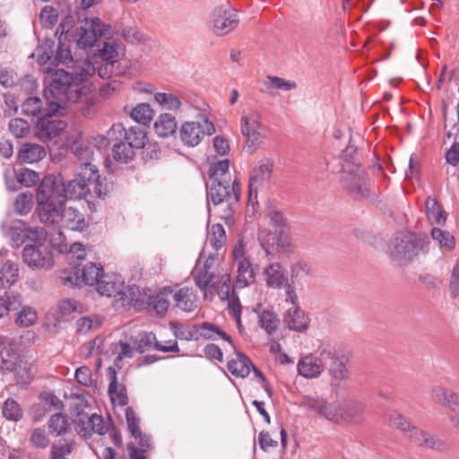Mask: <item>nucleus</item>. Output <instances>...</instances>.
Listing matches in <instances>:
<instances>
[{
  "label": "nucleus",
  "instance_id": "nucleus-1",
  "mask_svg": "<svg viewBox=\"0 0 459 459\" xmlns=\"http://www.w3.org/2000/svg\"><path fill=\"white\" fill-rule=\"evenodd\" d=\"M65 200H80L89 195L99 198L104 197L110 190L106 178L101 179L97 167L89 161L80 165L76 177L66 185Z\"/></svg>",
  "mask_w": 459,
  "mask_h": 459
},
{
  "label": "nucleus",
  "instance_id": "nucleus-57",
  "mask_svg": "<svg viewBox=\"0 0 459 459\" xmlns=\"http://www.w3.org/2000/svg\"><path fill=\"white\" fill-rule=\"evenodd\" d=\"M16 180L26 187H31L39 182V175L30 169H21L15 173Z\"/></svg>",
  "mask_w": 459,
  "mask_h": 459
},
{
  "label": "nucleus",
  "instance_id": "nucleus-55",
  "mask_svg": "<svg viewBox=\"0 0 459 459\" xmlns=\"http://www.w3.org/2000/svg\"><path fill=\"white\" fill-rule=\"evenodd\" d=\"M3 415L6 420L16 422L22 419V411L16 401L8 399L4 403Z\"/></svg>",
  "mask_w": 459,
  "mask_h": 459
},
{
  "label": "nucleus",
  "instance_id": "nucleus-63",
  "mask_svg": "<svg viewBox=\"0 0 459 459\" xmlns=\"http://www.w3.org/2000/svg\"><path fill=\"white\" fill-rule=\"evenodd\" d=\"M57 311L60 316H65L71 315L73 312H82V305L73 299H65L59 301L57 305Z\"/></svg>",
  "mask_w": 459,
  "mask_h": 459
},
{
  "label": "nucleus",
  "instance_id": "nucleus-3",
  "mask_svg": "<svg viewBox=\"0 0 459 459\" xmlns=\"http://www.w3.org/2000/svg\"><path fill=\"white\" fill-rule=\"evenodd\" d=\"M96 289L101 296L113 298L114 308L121 311L129 309L141 296L137 286L125 287L124 281L116 274L102 275Z\"/></svg>",
  "mask_w": 459,
  "mask_h": 459
},
{
  "label": "nucleus",
  "instance_id": "nucleus-48",
  "mask_svg": "<svg viewBox=\"0 0 459 459\" xmlns=\"http://www.w3.org/2000/svg\"><path fill=\"white\" fill-rule=\"evenodd\" d=\"M216 291L221 299H229L231 291V277L228 273L220 276L219 281H214L210 286V291Z\"/></svg>",
  "mask_w": 459,
  "mask_h": 459
},
{
  "label": "nucleus",
  "instance_id": "nucleus-61",
  "mask_svg": "<svg viewBox=\"0 0 459 459\" xmlns=\"http://www.w3.org/2000/svg\"><path fill=\"white\" fill-rule=\"evenodd\" d=\"M9 131L15 138H23L30 132L27 121L22 118H13L9 122Z\"/></svg>",
  "mask_w": 459,
  "mask_h": 459
},
{
  "label": "nucleus",
  "instance_id": "nucleus-13",
  "mask_svg": "<svg viewBox=\"0 0 459 459\" xmlns=\"http://www.w3.org/2000/svg\"><path fill=\"white\" fill-rule=\"evenodd\" d=\"M240 130L246 137V145L250 152H255L263 143L264 135L260 117L256 113L243 116L240 119Z\"/></svg>",
  "mask_w": 459,
  "mask_h": 459
},
{
  "label": "nucleus",
  "instance_id": "nucleus-52",
  "mask_svg": "<svg viewBox=\"0 0 459 459\" xmlns=\"http://www.w3.org/2000/svg\"><path fill=\"white\" fill-rule=\"evenodd\" d=\"M154 99L160 106L169 110L176 111L182 106L180 99L172 93L157 92Z\"/></svg>",
  "mask_w": 459,
  "mask_h": 459
},
{
  "label": "nucleus",
  "instance_id": "nucleus-19",
  "mask_svg": "<svg viewBox=\"0 0 459 459\" xmlns=\"http://www.w3.org/2000/svg\"><path fill=\"white\" fill-rule=\"evenodd\" d=\"M169 346H163L158 342L156 335L152 332L141 333L136 342V350L140 353L154 349L162 352H179V347L176 340H169Z\"/></svg>",
  "mask_w": 459,
  "mask_h": 459
},
{
  "label": "nucleus",
  "instance_id": "nucleus-44",
  "mask_svg": "<svg viewBox=\"0 0 459 459\" xmlns=\"http://www.w3.org/2000/svg\"><path fill=\"white\" fill-rule=\"evenodd\" d=\"M48 111V107L43 108L42 100L39 97H29L22 104V113L24 116L42 117Z\"/></svg>",
  "mask_w": 459,
  "mask_h": 459
},
{
  "label": "nucleus",
  "instance_id": "nucleus-51",
  "mask_svg": "<svg viewBox=\"0 0 459 459\" xmlns=\"http://www.w3.org/2000/svg\"><path fill=\"white\" fill-rule=\"evenodd\" d=\"M60 280L63 284L69 286H81L83 284L81 268L78 265L64 269L61 273Z\"/></svg>",
  "mask_w": 459,
  "mask_h": 459
},
{
  "label": "nucleus",
  "instance_id": "nucleus-9",
  "mask_svg": "<svg viewBox=\"0 0 459 459\" xmlns=\"http://www.w3.org/2000/svg\"><path fill=\"white\" fill-rule=\"evenodd\" d=\"M274 168V161L270 158L259 160L252 168L248 181V198L256 199L259 190L269 186Z\"/></svg>",
  "mask_w": 459,
  "mask_h": 459
},
{
  "label": "nucleus",
  "instance_id": "nucleus-62",
  "mask_svg": "<svg viewBox=\"0 0 459 459\" xmlns=\"http://www.w3.org/2000/svg\"><path fill=\"white\" fill-rule=\"evenodd\" d=\"M123 48L117 43L105 42L102 48L100 49V56L102 61H113L119 56V51Z\"/></svg>",
  "mask_w": 459,
  "mask_h": 459
},
{
  "label": "nucleus",
  "instance_id": "nucleus-32",
  "mask_svg": "<svg viewBox=\"0 0 459 459\" xmlns=\"http://www.w3.org/2000/svg\"><path fill=\"white\" fill-rule=\"evenodd\" d=\"M176 306L185 312H192L197 307V297L193 288L183 287L175 292Z\"/></svg>",
  "mask_w": 459,
  "mask_h": 459
},
{
  "label": "nucleus",
  "instance_id": "nucleus-22",
  "mask_svg": "<svg viewBox=\"0 0 459 459\" xmlns=\"http://www.w3.org/2000/svg\"><path fill=\"white\" fill-rule=\"evenodd\" d=\"M255 312L257 315L259 326L269 335H274L280 326L281 320L277 313L269 307L259 306Z\"/></svg>",
  "mask_w": 459,
  "mask_h": 459
},
{
  "label": "nucleus",
  "instance_id": "nucleus-29",
  "mask_svg": "<svg viewBox=\"0 0 459 459\" xmlns=\"http://www.w3.org/2000/svg\"><path fill=\"white\" fill-rule=\"evenodd\" d=\"M107 376L110 382L108 385V394L113 403L119 405H126L128 403L126 388L124 385L117 383L116 369L112 367L108 368Z\"/></svg>",
  "mask_w": 459,
  "mask_h": 459
},
{
  "label": "nucleus",
  "instance_id": "nucleus-34",
  "mask_svg": "<svg viewBox=\"0 0 459 459\" xmlns=\"http://www.w3.org/2000/svg\"><path fill=\"white\" fill-rule=\"evenodd\" d=\"M55 42L50 39H46L42 40L40 45L36 49L37 61L41 65H48L44 67V72L50 73L51 72V65H54V56H55Z\"/></svg>",
  "mask_w": 459,
  "mask_h": 459
},
{
  "label": "nucleus",
  "instance_id": "nucleus-35",
  "mask_svg": "<svg viewBox=\"0 0 459 459\" xmlns=\"http://www.w3.org/2000/svg\"><path fill=\"white\" fill-rule=\"evenodd\" d=\"M10 371L14 373L16 382L20 385H30L36 374L34 365L23 359H20Z\"/></svg>",
  "mask_w": 459,
  "mask_h": 459
},
{
  "label": "nucleus",
  "instance_id": "nucleus-54",
  "mask_svg": "<svg viewBox=\"0 0 459 459\" xmlns=\"http://www.w3.org/2000/svg\"><path fill=\"white\" fill-rule=\"evenodd\" d=\"M226 238L224 227L220 223L213 224L209 233V241L212 248L220 250L226 243Z\"/></svg>",
  "mask_w": 459,
  "mask_h": 459
},
{
  "label": "nucleus",
  "instance_id": "nucleus-30",
  "mask_svg": "<svg viewBox=\"0 0 459 459\" xmlns=\"http://www.w3.org/2000/svg\"><path fill=\"white\" fill-rule=\"evenodd\" d=\"M251 367H253L251 359L240 351H237L236 358L227 363L228 370L234 377L241 378H245L250 374Z\"/></svg>",
  "mask_w": 459,
  "mask_h": 459
},
{
  "label": "nucleus",
  "instance_id": "nucleus-50",
  "mask_svg": "<svg viewBox=\"0 0 459 459\" xmlns=\"http://www.w3.org/2000/svg\"><path fill=\"white\" fill-rule=\"evenodd\" d=\"M134 150L125 140H121L113 146V158L117 161L127 163L134 157Z\"/></svg>",
  "mask_w": 459,
  "mask_h": 459
},
{
  "label": "nucleus",
  "instance_id": "nucleus-21",
  "mask_svg": "<svg viewBox=\"0 0 459 459\" xmlns=\"http://www.w3.org/2000/svg\"><path fill=\"white\" fill-rule=\"evenodd\" d=\"M263 278L267 287L274 290L282 289L289 281L288 272L279 262L266 265L263 271Z\"/></svg>",
  "mask_w": 459,
  "mask_h": 459
},
{
  "label": "nucleus",
  "instance_id": "nucleus-37",
  "mask_svg": "<svg viewBox=\"0 0 459 459\" xmlns=\"http://www.w3.org/2000/svg\"><path fill=\"white\" fill-rule=\"evenodd\" d=\"M365 410V404L360 401L348 402L342 406V422H359Z\"/></svg>",
  "mask_w": 459,
  "mask_h": 459
},
{
  "label": "nucleus",
  "instance_id": "nucleus-5",
  "mask_svg": "<svg viewBox=\"0 0 459 459\" xmlns=\"http://www.w3.org/2000/svg\"><path fill=\"white\" fill-rule=\"evenodd\" d=\"M340 183L356 199H364L369 196L368 174L358 163L342 165Z\"/></svg>",
  "mask_w": 459,
  "mask_h": 459
},
{
  "label": "nucleus",
  "instance_id": "nucleus-2",
  "mask_svg": "<svg viewBox=\"0 0 459 459\" xmlns=\"http://www.w3.org/2000/svg\"><path fill=\"white\" fill-rule=\"evenodd\" d=\"M81 95V88L73 74L64 69L56 70L51 82L45 89L44 97L51 111L65 109L67 101H75Z\"/></svg>",
  "mask_w": 459,
  "mask_h": 459
},
{
  "label": "nucleus",
  "instance_id": "nucleus-24",
  "mask_svg": "<svg viewBox=\"0 0 459 459\" xmlns=\"http://www.w3.org/2000/svg\"><path fill=\"white\" fill-rule=\"evenodd\" d=\"M283 322L290 330L303 333L308 328L309 319L299 307H290L283 315Z\"/></svg>",
  "mask_w": 459,
  "mask_h": 459
},
{
  "label": "nucleus",
  "instance_id": "nucleus-18",
  "mask_svg": "<svg viewBox=\"0 0 459 459\" xmlns=\"http://www.w3.org/2000/svg\"><path fill=\"white\" fill-rule=\"evenodd\" d=\"M218 268L216 266V261L213 255H209L204 258L202 266H196L195 273L194 274V280L195 285L201 290H205L216 278Z\"/></svg>",
  "mask_w": 459,
  "mask_h": 459
},
{
  "label": "nucleus",
  "instance_id": "nucleus-38",
  "mask_svg": "<svg viewBox=\"0 0 459 459\" xmlns=\"http://www.w3.org/2000/svg\"><path fill=\"white\" fill-rule=\"evenodd\" d=\"M81 273L83 284L89 286L96 285V288L99 285L100 277L105 275L102 265L96 263H88L81 269Z\"/></svg>",
  "mask_w": 459,
  "mask_h": 459
},
{
  "label": "nucleus",
  "instance_id": "nucleus-20",
  "mask_svg": "<svg viewBox=\"0 0 459 459\" xmlns=\"http://www.w3.org/2000/svg\"><path fill=\"white\" fill-rule=\"evenodd\" d=\"M118 133L132 148L142 149L145 146L147 135L144 129L140 126H130L126 129L122 124L113 125L108 134Z\"/></svg>",
  "mask_w": 459,
  "mask_h": 459
},
{
  "label": "nucleus",
  "instance_id": "nucleus-40",
  "mask_svg": "<svg viewBox=\"0 0 459 459\" xmlns=\"http://www.w3.org/2000/svg\"><path fill=\"white\" fill-rule=\"evenodd\" d=\"M19 278V267L14 262L7 261L0 269V288L12 286Z\"/></svg>",
  "mask_w": 459,
  "mask_h": 459
},
{
  "label": "nucleus",
  "instance_id": "nucleus-14",
  "mask_svg": "<svg viewBox=\"0 0 459 459\" xmlns=\"http://www.w3.org/2000/svg\"><path fill=\"white\" fill-rule=\"evenodd\" d=\"M59 110L51 111L48 106V111L44 116L39 117L36 124L37 135L42 142L54 139L65 128V122L55 117V114L59 113Z\"/></svg>",
  "mask_w": 459,
  "mask_h": 459
},
{
  "label": "nucleus",
  "instance_id": "nucleus-56",
  "mask_svg": "<svg viewBox=\"0 0 459 459\" xmlns=\"http://www.w3.org/2000/svg\"><path fill=\"white\" fill-rule=\"evenodd\" d=\"M15 211L21 214L24 215L29 213L33 206V194L30 192L22 193L17 195L15 203Z\"/></svg>",
  "mask_w": 459,
  "mask_h": 459
},
{
  "label": "nucleus",
  "instance_id": "nucleus-58",
  "mask_svg": "<svg viewBox=\"0 0 459 459\" xmlns=\"http://www.w3.org/2000/svg\"><path fill=\"white\" fill-rule=\"evenodd\" d=\"M39 21L43 28L51 29L58 21V12L53 6H45L39 13Z\"/></svg>",
  "mask_w": 459,
  "mask_h": 459
},
{
  "label": "nucleus",
  "instance_id": "nucleus-45",
  "mask_svg": "<svg viewBox=\"0 0 459 459\" xmlns=\"http://www.w3.org/2000/svg\"><path fill=\"white\" fill-rule=\"evenodd\" d=\"M130 116L135 122L145 126L152 120L154 111L150 104L139 103L131 110Z\"/></svg>",
  "mask_w": 459,
  "mask_h": 459
},
{
  "label": "nucleus",
  "instance_id": "nucleus-11",
  "mask_svg": "<svg viewBox=\"0 0 459 459\" xmlns=\"http://www.w3.org/2000/svg\"><path fill=\"white\" fill-rule=\"evenodd\" d=\"M300 406L330 421L342 422V405L338 403H328L321 396L308 394L301 397Z\"/></svg>",
  "mask_w": 459,
  "mask_h": 459
},
{
  "label": "nucleus",
  "instance_id": "nucleus-10",
  "mask_svg": "<svg viewBox=\"0 0 459 459\" xmlns=\"http://www.w3.org/2000/svg\"><path fill=\"white\" fill-rule=\"evenodd\" d=\"M36 199L38 204H65V184L53 175L44 177L37 187Z\"/></svg>",
  "mask_w": 459,
  "mask_h": 459
},
{
  "label": "nucleus",
  "instance_id": "nucleus-27",
  "mask_svg": "<svg viewBox=\"0 0 459 459\" xmlns=\"http://www.w3.org/2000/svg\"><path fill=\"white\" fill-rule=\"evenodd\" d=\"M0 368L10 371L21 359L9 338L0 335Z\"/></svg>",
  "mask_w": 459,
  "mask_h": 459
},
{
  "label": "nucleus",
  "instance_id": "nucleus-60",
  "mask_svg": "<svg viewBox=\"0 0 459 459\" xmlns=\"http://www.w3.org/2000/svg\"><path fill=\"white\" fill-rule=\"evenodd\" d=\"M431 237L439 243L440 247L448 250H451L455 247V238L448 231L434 228L431 230Z\"/></svg>",
  "mask_w": 459,
  "mask_h": 459
},
{
  "label": "nucleus",
  "instance_id": "nucleus-33",
  "mask_svg": "<svg viewBox=\"0 0 459 459\" xmlns=\"http://www.w3.org/2000/svg\"><path fill=\"white\" fill-rule=\"evenodd\" d=\"M60 222L71 230L82 231L85 227L83 214L74 207H63Z\"/></svg>",
  "mask_w": 459,
  "mask_h": 459
},
{
  "label": "nucleus",
  "instance_id": "nucleus-12",
  "mask_svg": "<svg viewBox=\"0 0 459 459\" xmlns=\"http://www.w3.org/2000/svg\"><path fill=\"white\" fill-rule=\"evenodd\" d=\"M201 122L187 121L181 125L179 136L182 143L188 147L198 145L205 134H212L215 132L214 125L205 116L201 117Z\"/></svg>",
  "mask_w": 459,
  "mask_h": 459
},
{
  "label": "nucleus",
  "instance_id": "nucleus-4",
  "mask_svg": "<svg viewBox=\"0 0 459 459\" xmlns=\"http://www.w3.org/2000/svg\"><path fill=\"white\" fill-rule=\"evenodd\" d=\"M428 241L418 238L410 232H400L394 236L387 245L389 257L402 264H406L420 252H428Z\"/></svg>",
  "mask_w": 459,
  "mask_h": 459
},
{
  "label": "nucleus",
  "instance_id": "nucleus-64",
  "mask_svg": "<svg viewBox=\"0 0 459 459\" xmlns=\"http://www.w3.org/2000/svg\"><path fill=\"white\" fill-rule=\"evenodd\" d=\"M36 320V312L30 307H24L18 314L15 322L19 326L28 327L33 325V323H35Z\"/></svg>",
  "mask_w": 459,
  "mask_h": 459
},
{
  "label": "nucleus",
  "instance_id": "nucleus-39",
  "mask_svg": "<svg viewBox=\"0 0 459 459\" xmlns=\"http://www.w3.org/2000/svg\"><path fill=\"white\" fill-rule=\"evenodd\" d=\"M199 334L201 337L207 340H216L217 338H221L229 342V344L234 348L231 337L214 324L209 322L203 323L199 326Z\"/></svg>",
  "mask_w": 459,
  "mask_h": 459
},
{
  "label": "nucleus",
  "instance_id": "nucleus-53",
  "mask_svg": "<svg viewBox=\"0 0 459 459\" xmlns=\"http://www.w3.org/2000/svg\"><path fill=\"white\" fill-rule=\"evenodd\" d=\"M330 374L336 381H343L349 377V369L344 358H335L330 366Z\"/></svg>",
  "mask_w": 459,
  "mask_h": 459
},
{
  "label": "nucleus",
  "instance_id": "nucleus-36",
  "mask_svg": "<svg viewBox=\"0 0 459 459\" xmlns=\"http://www.w3.org/2000/svg\"><path fill=\"white\" fill-rule=\"evenodd\" d=\"M154 130L160 137H169L177 130V121L173 115L160 114L154 123Z\"/></svg>",
  "mask_w": 459,
  "mask_h": 459
},
{
  "label": "nucleus",
  "instance_id": "nucleus-41",
  "mask_svg": "<svg viewBox=\"0 0 459 459\" xmlns=\"http://www.w3.org/2000/svg\"><path fill=\"white\" fill-rule=\"evenodd\" d=\"M281 232L274 231L271 232L267 230H261L258 232V240L262 248L267 255H272L277 248L280 247V238L279 234Z\"/></svg>",
  "mask_w": 459,
  "mask_h": 459
},
{
  "label": "nucleus",
  "instance_id": "nucleus-16",
  "mask_svg": "<svg viewBox=\"0 0 459 459\" xmlns=\"http://www.w3.org/2000/svg\"><path fill=\"white\" fill-rule=\"evenodd\" d=\"M238 24L237 14L224 6L216 7L212 13V28L217 36H224L232 31Z\"/></svg>",
  "mask_w": 459,
  "mask_h": 459
},
{
  "label": "nucleus",
  "instance_id": "nucleus-49",
  "mask_svg": "<svg viewBox=\"0 0 459 459\" xmlns=\"http://www.w3.org/2000/svg\"><path fill=\"white\" fill-rule=\"evenodd\" d=\"M310 274L311 267L305 261H298L290 265V280L293 283L302 284Z\"/></svg>",
  "mask_w": 459,
  "mask_h": 459
},
{
  "label": "nucleus",
  "instance_id": "nucleus-42",
  "mask_svg": "<svg viewBox=\"0 0 459 459\" xmlns=\"http://www.w3.org/2000/svg\"><path fill=\"white\" fill-rule=\"evenodd\" d=\"M230 160L224 159L214 162L209 169V178L211 181L233 180L229 173Z\"/></svg>",
  "mask_w": 459,
  "mask_h": 459
},
{
  "label": "nucleus",
  "instance_id": "nucleus-8",
  "mask_svg": "<svg viewBox=\"0 0 459 459\" xmlns=\"http://www.w3.org/2000/svg\"><path fill=\"white\" fill-rule=\"evenodd\" d=\"M389 424L394 428L407 432V436L410 440L418 446L437 450H441L444 447V443L441 440L412 426L405 417L397 411L390 413Z\"/></svg>",
  "mask_w": 459,
  "mask_h": 459
},
{
  "label": "nucleus",
  "instance_id": "nucleus-15",
  "mask_svg": "<svg viewBox=\"0 0 459 459\" xmlns=\"http://www.w3.org/2000/svg\"><path fill=\"white\" fill-rule=\"evenodd\" d=\"M22 259L32 269H49L54 265L52 253L42 245H26L22 251Z\"/></svg>",
  "mask_w": 459,
  "mask_h": 459
},
{
  "label": "nucleus",
  "instance_id": "nucleus-46",
  "mask_svg": "<svg viewBox=\"0 0 459 459\" xmlns=\"http://www.w3.org/2000/svg\"><path fill=\"white\" fill-rule=\"evenodd\" d=\"M425 206L429 221L437 224H442L445 222L446 219L445 212L436 199L429 196L425 201Z\"/></svg>",
  "mask_w": 459,
  "mask_h": 459
},
{
  "label": "nucleus",
  "instance_id": "nucleus-28",
  "mask_svg": "<svg viewBox=\"0 0 459 459\" xmlns=\"http://www.w3.org/2000/svg\"><path fill=\"white\" fill-rule=\"evenodd\" d=\"M431 399L452 411H459V394L448 388L437 385L431 389Z\"/></svg>",
  "mask_w": 459,
  "mask_h": 459
},
{
  "label": "nucleus",
  "instance_id": "nucleus-7",
  "mask_svg": "<svg viewBox=\"0 0 459 459\" xmlns=\"http://www.w3.org/2000/svg\"><path fill=\"white\" fill-rule=\"evenodd\" d=\"M240 197V186L237 178L226 181H212L207 186V202L215 206L226 204L228 216L232 213V205L237 204Z\"/></svg>",
  "mask_w": 459,
  "mask_h": 459
},
{
  "label": "nucleus",
  "instance_id": "nucleus-47",
  "mask_svg": "<svg viewBox=\"0 0 459 459\" xmlns=\"http://www.w3.org/2000/svg\"><path fill=\"white\" fill-rule=\"evenodd\" d=\"M22 305V297L18 293H7L0 296V318L11 310L18 309Z\"/></svg>",
  "mask_w": 459,
  "mask_h": 459
},
{
  "label": "nucleus",
  "instance_id": "nucleus-6",
  "mask_svg": "<svg viewBox=\"0 0 459 459\" xmlns=\"http://www.w3.org/2000/svg\"><path fill=\"white\" fill-rule=\"evenodd\" d=\"M233 265L236 268L235 288L243 289L255 281V268L246 251V245L238 239L232 249Z\"/></svg>",
  "mask_w": 459,
  "mask_h": 459
},
{
  "label": "nucleus",
  "instance_id": "nucleus-26",
  "mask_svg": "<svg viewBox=\"0 0 459 459\" xmlns=\"http://www.w3.org/2000/svg\"><path fill=\"white\" fill-rule=\"evenodd\" d=\"M137 299V302L135 301L132 307L138 308L152 307L158 315H164L169 307V299L161 294L148 295L141 292V296Z\"/></svg>",
  "mask_w": 459,
  "mask_h": 459
},
{
  "label": "nucleus",
  "instance_id": "nucleus-23",
  "mask_svg": "<svg viewBox=\"0 0 459 459\" xmlns=\"http://www.w3.org/2000/svg\"><path fill=\"white\" fill-rule=\"evenodd\" d=\"M297 369L305 378H316L324 371L325 364L321 358L310 354L300 359Z\"/></svg>",
  "mask_w": 459,
  "mask_h": 459
},
{
  "label": "nucleus",
  "instance_id": "nucleus-17",
  "mask_svg": "<svg viewBox=\"0 0 459 459\" xmlns=\"http://www.w3.org/2000/svg\"><path fill=\"white\" fill-rule=\"evenodd\" d=\"M109 28L108 25L102 23L98 18L86 21L85 25L81 27L78 44L84 48L93 47L98 38L107 35Z\"/></svg>",
  "mask_w": 459,
  "mask_h": 459
},
{
  "label": "nucleus",
  "instance_id": "nucleus-59",
  "mask_svg": "<svg viewBox=\"0 0 459 459\" xmlns=\"http://www.w3.org/2000/svg\"><path fill=\"white\" fill-rule=\"evenodd\" d=\"M126 420L127 424V429L131 433V436L134 439H138V437L141 435V428H140V418L136 415L135 411L132 407H127L126 409Z\"/></svg>",
  "mask_w": 459,
  "mask_h": 459
},
{
  "label": "nucleus",
  "instance_id": "nucleus-31",
  "mask_svg": "<svg viewBox=\"0 0 459 459\" xmlns=\"http://www.w3.org/2000/svg\"><path fill=\"white\" fill-rule=\"evenodd\" d=\"M46 154V149L42 145L25 143L22 144L19 150L18 159L21 162L31 164L43 160Z\"/></svg>",
  "mask_w": 459,
  "mask_h": 459
},
{
  "label": "nucleus",
  "instance_id": "nucleus-25",
  "mask_svg": "<svg viewBox=\"0 0 459 459\" xmlns=\"http://www.w3.org/2000/svg\"><path fill=\"white\" fill-rule=\"evenodd\" d=\"M65 204H38L37 212L41 223L46 227H56L59 224Z\"/></svg>",
  "mask_w": 459,
  "mask_h": 459
},
{
  "label": "nucleus",
  "instance_id": "nucleus-43",
  "mask_svg": "<svg viewBox=\"0 0 459 459\" xmlns=\"http://www.w3.org/2000/svg\"><path fill=\"white\" fill-rule=\"evenodd\" d=\"M69 421L65 415L55 413L48 421V430L51 435L59 437L67 433L69 429Z\"/></svg>",
  "mask_w": 459,
  "mask_h": 459
}]
</instances>
